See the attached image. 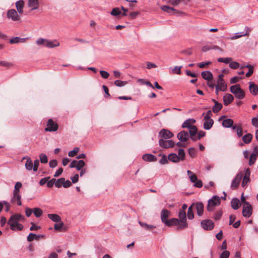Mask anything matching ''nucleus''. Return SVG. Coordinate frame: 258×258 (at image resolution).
Wrapping results in <instances>:
<instances>
[{
  "instance_id": "48",
  "label": "nucleus",
  "mask_w": 258,
  "mask_h": 258,
  "mask_svg": "<svg viewBox=\"0 0 258 258\" xmlns=\"http://www.w3.org/2000/svg\"><path fill=\"white\" fill-rule=\"evenodd\" d=\"M64 181V178L61 177L58 179H55V186L57 188H60L63 186V182Z\"/></svg>"
},
{
  "instance_id": "41",
  "label": "nucleus",
  "mask_w": 258,
  "mask_h": 258,
  "mask_svg": "<svg viewBox=\"0 0 258 258\" xmlns=\"http://www.w3.org/2000/svg\"><path fill=\"white\" fill-rule=\"evenodd\" d=\"M252 136L251 134H247L242 137V141L245 144L249 143L252 140Z\"/></svg>"
},
{
  "instance_id": "11",
  "label": "nucleus",
  "mask_w": 258,
  "mask_h": 258,
  "mask_svg": "<svg viewBox=\"0 0 258 258\" xmlns=\"http://www.w3.org/2000/svg\"><path fill=\"white\" fill-rule=\"evenodd\" d=\"M159 137L161 139L164 140H168L171 138L173 136V134L169 130L166 129H162L159 132Z\"/></svg>"
},
{
  "instance_id": "19",
  "label": "nucleus",
  "mask_w": 258,
  "mask_h": 258,
  "mask_svg": "<svg viewBox=\"0 0 258 258\" xmlns=\"http://www.w3.org/2000/svg\"><path fill=\"white\" fill-rule=\"evenodd\" d=\"M189 137L188 132L183 131L179 132L177 135V138L179 140L182 142H186Z\"/></svg>"
},
{
  "instance_id": "47",
  "label": "nucleus",
  "mask_w": 258,
  "mask_h": 258,
  "mask_svg": "<svg viewBox=\"0 0 258 258\" xmlns=\"http://www.w3.org/2000/svg\"><path fill=\"white\" fill-rule=\"evenodd\" d=\"M22 184L20 182H17L14 186V189L13 193H20V189L21 188Z\"/></svg>"
},
{
  "instance_id": "42",
  "label": "nucleus",
  "mask_w": 258,
  "mask_h": 258,
  "mask_svg": "<svg viewBox=\"0 0 258 258\" xmlns=\"http://www.w3.org/2000/svg\"><path fill=\"white\" fill-rule=\"evenodd\" d=\"M33 213H34L35 216H36L37 218H39L42 215L43 211L40 208H34L33 209Z\"/></svg>"
},
{
  "instance_id": "63",
  "label": "nucleus",
  "mask_w": 258,
  "mask_h": 258,
  "mask_svg": "<svg viewBox=\"0 0 258 258\" xmlns=\"http://www.w3.org/2000/svg\"><path fill=\"white\" fill-rule=\"evenodd\" d=\"M188 154L191 157H194L196 155V149L195 148H190L188 149Z\"/></svg>"
},
{
  "instance_id": "36",
  "label": "nucleus",
  "mask_w": 258,
  "mask_h": 258,
  "mask_svg": "<svg viewBox=\"0 0 258 258\" xmlns=\"http://www.w3.org/2000/svg\"><path fill=\"white\" fill-rule=\"evenodd\" d=\"M8 224L10 225V229L12 230L15 231L16 230V226L19 223L18 221L14 220V219H13L12 221H10V218L8 222Z\"/></svg>"
},
{
  "instance_id": "26",
  "label": "nucleus",
  "mask_w": 258,
  "mask_h": 258,
  "mask_svg": "<svg viewBox=\"0 0 258 258\" xmlns=\"http://www.w3.org/2000/svg\"><path fill=\"white\" fill-rule=\"evenodd\" d=\"M46 43H45V46L48 48H52L55 47L59 46V43L57 40L50 41L46 39Z\"/></svg>"
},
{
  "instance_id": "40",
  "label": "nucleus",
  "mask_w": 258,
  "mask_h": 258,
  "mask_svg": "<svg viewBox=\"0 0 258 258\" xmlns=\"http://www.w3.org/2000/svg\"><path fill=\"white\" fill-rule=\"evenodd\" d=\"M13 219L19 222L22 220H23L24 219V217L20 214H15L10 217V221H12Z\"/></svg>"
},
{
  "instance_id": "7",
  "label": "nucleus",
  "mask_w": 258,
  "mask_h": 258,
  "mask_svg": "<svg viewBox=\"0 0 258 258\" xmlns=\"http://www.w3.org/2000/svg\"><path fill=\"white\" fill-rule=\"evenodd\" d=\"M121 9L123 11L122 12L119 8H113L110 13V14L115 17L118 16H125L126 15V12L128 11L127 9H125L124 7H121Z\"/></svg>"
},
{
  "instance_id": "20",
  "label": "nucleus",
  "mask_w": 258,
  "mask_h": 258,
  "mask_svg": "<svg viewBox=\"0 0 258 258\" xmlns=\"http://www.w3.org/2000/svg\"><path fill=\"white\" fill-rule=\"evenodd\" d=\"M233 100L234 97L230 94L227 93L223 96V102L225 106H228L229 104L231 103Z\"/></svg>"
},
{
  "instance_id": "1",
  "label": "nucleus",
  "mask_w": 258,
  "mask_h": 258,
  "mask_svg": "<svg viewBox=\"0 0 258 258\" xmlns=\"http://www.w3.org/2000/svg\"><path fill=\"white\" fill-rule=\"evenodd\" d=\"M230 91L238 99H242L245 97L244 91L241 88L239 84L231 86L230 87Z\"/></svg>"
},
{
  "instance_id": "52",
  "label": "nucleus",
  "mask_w": 258,
  "mask_h": 258,
  "mask_svg": "<svg viewBox=\"0 0 258 258\" xmlns=\"http://www.w3.org/2000/svg\"><path fill=\"white\" fill-rule=\"evenodd\" d=\"M114 84L117 87H123L124 85L127 84V81H122L121 80H117L114 82Z\"/></svg>"
},
{
  "instance_id": "13",
  "label": "nucleus",
  "mask_w": 258,
  "mask_h": 258,
  "mask_svg": "<svg viewBox=\"0 0 258 258\" xmlns=\"http://www.w3.org/2000/svg\"><path fill=\"white\" fill-rule=\"evenodd\" d=\"M252 206L249 203L248 205H244L243 206L242 214L244 217H249L252 214Z\"/></svg>"
},
{
  "instance_id": "18",
  "label": "nucleus",
  "mask_w": 258,
  "mask_h": 258,
  "mask_svg": "<svg viewBox=\"0 0 258 258\" xmlns=\"http://www.w3.org/2000/svg\"><path fill=\"white\" fill-rule=\"evenodd\" d=\"M217 83V85L215 86V89L217 91L225 92L227 90V85L224 81Z\"/></svg>"
},
{
  "instance_id": "34",
  "label": "nucleus",
  "mask_w": 258,
  "mask_h": 258,
  "mask_svg": "<svg viewBox=\"0 0 258 258\" xmlns=\"http://www.w3.org/2000/svg\"><path fill=\"white\" fill-rule=\"evenodd\" d=\"M48 217L52 221L55 222H59L61 221L60 217L55 214H49L47 215Z\"/></svg>"
},
{
  "instance_id": "30",
  "label": "nucleus",
  "mask_w": 258,
  "mask_h": 258,
  "mask_svg": "<svg viewBox=\"0 0 258 258\" xmlns=\"http://www.w3.org/2000/svg\"><path fill=\"white\" fill-rule=\"evenodd\" d=\"M231 205L234 210H237L240 206V202L237 198H233L231 202Z\"/></svg>"
},
{
  "instance_id": "29",
  "label": "nucleus",
  "mask_w": 258,
  "mask_h": 258,
  "mask_svg": "<svg viewBox=\"0 0 258 258\" xmlns=\"http://www.w3.org/2000/svg\"><path fill=\"white\" fill-rule=\"evenodd\" d=\"M143 159L145 161L152 162L157 161V158L152 154H144L142 157Z\"/></svg>"
},
{
  "instance_id": "39",
  "label": "nucleus",
  "mask_w": 258,
  "mask_h": 258,
  "mask_svg": "<svg viewBox=\"0 0 258 258\" xmlns=\"http://www.w3.org/2000/svg\"><path fill=\"white\" fill-rule=\"evenodd\" d=\"M25 166L26 169L28 171H30L33 169V162L30 158H28L27 159Z\"/></svg>"
},
{
  "instance_id": "38",
  "label": "nucleus",
  "mask_w": 258,
  "mask_h": 258,
  "mask_svg": "<svg viewBox=\"0 0 258 258\" xmlns=\"http://www.w3.org/2000/svg\"><path fill=\"white\" fill-rule=\"evenodd\" d=\"M139 224L142 227L147 230H152L156 228L155 226L152 225H149L141 221L139 222Z\"/></svg>"
},
{
  "instance_id": "8",
  "label": "nucleus",
  "mask_w": 258,
  "mask_h": 258,
  "mask_svg": "<svg viewBox=\"0 0 258 258\" xmlns=\"http://www.w3.org/2000/svg\"><path fill=\"white\" fill-rule=\"evenodd\" d=\"M202 227L206 230H211L214 228V224L213 222L210 219L204 220L201 222Z\"/></svg>"
},
{
  "instance_id": "62",
  "label": "nucleus",
  "mask_w": 258,
  "mask_h": 258,
  "mask_svg": "<svg viewBox=\"0 0 258 258\" xmlns=\"http://www.w3.org/2000/svg\"><path fill=\"white\" fill-rule=\"evenodd\" d=\"M230 255V252L229 251L224 250L221 253L219 258H228Z\"/></svg>"
},
{
  "instance_id": "23",
  "label": "nucleus",
  "mask_w": 258,
  "mask_h": 258,
  "mask_svg": "<svg viewBox=\"0 0 258 258\" xmlns=\"http://www.w3.org/2000/svg\"><path fill=\"white\" fill-rule=\"evenodd\" d=\"M16 7L18 13L22 14L23 13V8L24 7V2L23 0H19L16 3Z\"/></svg>"
},
{
  "instance_id": "57",
  "label": "nucleus",
  "mask_w": 258,
  "mask_h": 258,
  "mask_svg": "<svg viewBox=\"0 0 258 258\" xmlns=\"http://www.w3.org/2000/svg\"><path fill=\"white\" fill-rule=\"evenodd\" d=\"M79 148L78 147H75L74 148V149L72 151H71L69 152V156L70 157H74L75 156L77 153L79 151Z\"/></svg>"
},
{
  "instance_id": "6",
  "label": "nucleus",
  "mask_w": 258,
  "mask_h": 258,
  "mask_svg": "<svg viewBox=\"0 0 258 258\" xmlns=\"http://www.w3.org/2000/svg\"><path fill=\"white\" fill-rule=\"evenodd\" d=\"M159 144L160 147L166 149L173 147L175 145V143L172 140L163 139L159 140Z\"/></svg>"
},
{
  "instance_id": "4",
  "label": "nucleus",
  "mask_w": 258,
  "mask_h": 258,
  "mask_svg": "<svg viewBox=\"0 0 258 258\" xmlns=\"http://www.w3.org/2000/svg\"><path fill=\"white\" fill-rule=\"evenodd\" d=\"M187 173L190 178L191 182L194 183V186L200 188L203 186L202 181L201 180H198L197 177L195 174L190 170L187 171Z\"/></svg>"
},
{
  "instance_id": "10",
  "label": "nucleus",
  "mask_w": 258,
  "mask_h": 258,
  "mask_svg": "<svg viewBox=\"0 0 258 258\" xmlns=\"http://www.w3.org/2000/svg\"><path fill=\"white\" fill-rule=\"evenodd\" d=\"M85 163L82 160H73L70 165V168H75L77 170H80L85 166Z\"/></svg>"
},
{
  "instance_id": "9",
  "label": "nucleus",
  "mask_w": 258,
  "mask_h": 258,
  "mask_svg": "<svg viewBox=\"0 0 258 258\" xmlns=\"http://www.w3.org/2000/svg\"><path fill=\"white\" fill-rule=\"evenodd\" d=\"M15 9L9 10L7 12V17L9 19H11L14 21H17L20 19V16L18 14Z\"/></svg>"
},
{
  "instance_id": "2",
  "label": "nucleus",
  "mask_w": 258,
  "mask_h": 258,
  "mask_svg": "<svg viewBox=\"0 0 258 258\" xmlns=\"http://www.w3.org/2000/svg\"><path fill=\"white\" fill-rule=\"evenodd\" d=\"M220 198L218 196H214L211 199L208 201L207 210L209 212L213 211L215 207L220 205Z\"/></svg>"
},
{
  "instance_id": "53",
  "label": "nucleus",
  "mask_w": 258,
  "mask_h": 258,
  "mask_svg": "<svg viewBox=\"0 0 258 258\" xmlns=\"http://www.w3.org/2000/svg\"><path fill=\"white\" fill-rule=\"evenodd\" d=\"M218 61L220 62H224L225 63H228L232 60V58L231 57H225V58H222L220 57L218 59Z\"/></svg>"
},
{
  "instance_id": "51",
  "label": "nucleus",
  "mask_w": 258,
  "mask_h": 258,
  "mask_svg": "<svg viewBox=\"0 0 258 258\" xmlns=\"http://www.w3.org/2000/svg\"><path fill=\"white\" fill-rule=\"evenodd\" d=\"M245 67L248 68V71L246 74L245 76L246 77H249L252 75V74L253 73V67L251 65L247 64V65L245 66Z\"/></svg>"
},
{
  "instance_id": "54",
  "label": "nucleus",
  "mask_w": 258,
  "mask_h": 258,
  "mask_svg": "<svg viewBox=\"0 0 258 258\" xmlns=\"http://www.w3.org/2000/svg\"><path fill=\"white\" fill-rule=\"evenodd\" d=\"M139 81L141 83V84L142 85H146L148 86H149L150 87L154 89V87L153 86V85L150 82L148 81H146L144 79H139Z\"/></svg>"
},
{
  "instance_id": "31",
  "label": "nucleus",
  "mask_w": 258,
  "mask_h": 258,
  "mask_svg": "<svg viewBox=\"0 0 258 258\" xmlns=\"http://www.w3.org/2000/svg\"><path fill=\"white\" fill-rule=\"evenodd\" d=\"M204 128L206 130H210L213 126L214 121L213 119H204Z\"/></svg>"
},
{
  "instance_id": "59",
  "label": "nucleus",
  "mask_w": 258,
  "mask_h": 258,
  "mask_svg": "<svg viewBox=\"0 0 258 258\" xmlns=\"http://www.w3.org/2000/svg\"><path fill=\"white\" fill-rule=\"evenodd\" d=\"M46 39L40 38L37 39V40L36 41V43L37 45H43L45 46V43H46Z\"/></svg>"
},
{
  "instance_id": "50",
  "label": "nucleus",
  "mask_w": 258,
  "mask_h": 258,
  "mask_svg": "<svg viewBox=\"0 0 258 258\" xmlns=\"http://www.w3.org/2000/svg\"><path fill=\"white\" fill-rule=\"evenodd\" d=\"M40 161L41 163H47L48 162V159L47 156L43 153H41L39 155Z\"/></svg>"
},
{
  "instance_id": "28",
  "label": "nucleus",
  "mask_w": 258,
  "mask_h": 258,
  "mask_svg": "<svg viewBox=\"0 0 258 258\" xmlns=\"http://www.w3.org/2000/svg\"><path fill=\"white\" fill-rule=\"evenodd\" d=\"M27 39V38H20L19 37H15L11 38L9 42L11 44H16L19 43H24Z\"/></svg>"
},
{
  "instance_id": "58",
  "label": "nucleus",
  "mask_w": 258,
  "mask_h": 258,
  "mask_svg": "<svg viewBox=\"0 0 258 258\" xmlns=\"http://www.w3.org/2000/svg\"><path fill=\"white\" fill-rule=\"evenodd\" d=\"M183 0H167V3L174 6H178Z\"/></svg>"
},
{
  "instance_id": "64",
  "label": "nucleus",
  "mask_w": 258,
  "mask_h": 258,
  "mask_svg": "<svg viewBox=\"0 0 258 258\" xmlns=\"http://www.w3.org/2000/svg\"><path fill=\"white\" fill-rule=\"evenodd\" d=\"M57 165V161L55 159L51 160L49 161V165L50 168H54Z\"/></svg>"
},
{
  "instance_id": "17",
  "label": "nucleus",
  "mask_w": 258,
  "mask_h": 258,
  "mask_svg": "<svg viewBox=\"0 0 258 258\" xmlns=\"http://www.w3.org/2000/svg\"><path fill=\"white\" fill-rule=\"evenodd\" d=\"M249 34V29L247 27H245L244 29V31L241 32L236 33L234 36H232L231 39L232 40L236 39L241 37L247 36Z\"/></svg>"
},
{
  "instance_id": "37",
  "label": "nucleus",
  "mask_w": 258,
  "mask_h": 258,
  "mask_svg": "<svg viewBox=\"0 0 258 258\" xmlns=\"http://www.w3.org/2000/svg\"><path fill=\"white\" fill-rule=\"evenodd\" d=\"M168 159L169 161L175 163L180 161L178 156L175 153L170 154L168 156Z\"/></svg>"
},
{
  "instance_id": "5",
  "label": "nucleus",
  "mask_w": 258,
  "mask_h": 258,
  "mask_svg": "<svg viewBox=\"0 0 258 258\" xmlns=\"http://www.w3.org/2000/svg\"><path fill=\"white\" fill-rule=\"evenodd\" d=\"M58 127V124L55 123L52 119H49L47 122V127L45 128L46 132H55Z\"/></svg>"
},
{
  "instance_id": "3",
  "label": "nucleus",
  "mask_w": 258,
  "mask_h": 258,
  "mask_svg": "<svg viewBox=\"0 0 258 258\" xmlns=\"http://www.w3.org/2000/svg\"><path fill=\"white\" fill-rule=\"evenodd\" d=\"M178 217L180 219L179 221L181 223L180 225L177 226V229L181 230L187 227V223H186V213L184 210H179L178 213Z\"/></svg>"
},
{
  "instance_id": "60",
  "label": "nucleus",
  "mask_w": 258,
  "mask_h": 258,
  "mask_svg": "<svg viewBox=\"0 0 258 258\" xmlns=\"http://www.w3.org/2000/svg\"><path fill=\"white\" fill-rule=\"evenodd\" d=\"M229 67L233 69H236L239 67V64L236 61H230Z\"/></svg>"
},
{
  "instance_id": "45",
  "label": "nucleus",
  "mask_w": 258,
  "mask_h": 258,
  "mask_svg": "<svg viewBox=\"0 0 258 258\" xmlns=\"http://www.w3.org/2000/svg\"><path fill=\"white\" fill-rule=\"evenodd\" d=\"M257 156L255 153H252L250 155L249 160V165L250 166H251L255 163Z\"/></svg>"
},
{
  "instance_id": "35",
  "label": "nucleus",
  "mask_w": 258,
  "mask_h": 258,
  "mask_svg": "<svg viewBox=\"0 0 258 258\" xmlns=\"http://www.w3.org/2000/svg\"><path fill=\"white\" fill-rule=\"evenodd\" d=\"M233 124V121L232 119L227 118L222 121V125L226 128L231 127Z\"/></svg>"
},
{
  "instance_id": "16",
  "label": "nucleus",
  "mask_w": 258,
  "mask_h": 258,
  "mask_svg": "<svg viewBox=\"0 0 258 258\" xmlns=\"http://www.w3.org/2000/svg\"><path fill=\"white\" fill-rule=\"evenodd\" d=\"M249 90L252 95L254 96L258 95V85L253 82L249 83Z\"/></svg>"
},
{
  "instance_id": "55",
  "label": "nucleus",
  "mask_w": 258,
  "mask_h": 258,
  "mask_svg": "<svg viewBox=\"0 0 258 258\" xmlns=\"http://www.w3.org/2000/svg\"><path fill=\"white\" fill-rule=\"evenodd\" d=\"M189 129V133L190 136L196 135L197 134L198 128L195 125L191 126Z\"/></svg>"
},
{
  "instance_id": "33",
  "label": "nucleus",
  "mask_w": 258,
  "mask_h": 258,
  "mask_svg": "<svg viewBox=\"0 0 258 258\" xmlns=\"http://www.w3.org/2000/svg\"><path fill=\"white\" fill-rule=\"evenodd\" d=\"M54 229L55 230L58 231H65L66 230V228L64 225V223L61 221L59 222V224H55L54 225Z\"/></svg>"
},
{
  "instance_id": "49",
  "label": "nucleus",
  "mask_w": 258,
  "mask_h": 258,
  "mask_svg": "<svg viewBox=\"0 0 258 258\" xmlns=\"http://www.w3.org/2000/svg\"><path fill=\"white\" fill-rule=\"evenodd\" d=\"M161 8L162 11L167 13H171L172 11H175L173 8L165 5L162 6Z\"/></svg>"
},
{
  "instance_id": "12",
  "label": "nucleus",
  "mask_w": 258,
  "mask_h": 258,
  "mask_svg": "<svg viewBox=\"0 0 258 258\" xmlns=\"http://www.w3.org/2000/svg\"><path fill=\"white\" fill-rule=\"evenodd\" d=\"M242 176L243 175L241 172H240L236 175L231 183V187L232 189H235L237 188Z\"/></svg>"
},
{
  "instance_id": "22",
  "label": "nucleus",
  "mask_w": 258,
  "mask_h": 258,
  "mask_svg": "<svg viewBox=\"0 0 258 258\" xmlns=\"http://www.w3.org/2000/svg\"><path fill=\"white\" fill-rule=\"evenodd\" d=\"M179 220L177 218H172L170 219H169L167 221H166V223L165 225L168 227H171L174 225L176 226H179V225H180Z\"/></svg>"
},
{
  "instance_id": "44",
  "label": "nucleus",
  "mask_w": 258,
  "mask_h": 258,
  "mask_svg": "<svg viewBox=\"0 0 258 258\" xmlns=\"http://www.w3.org/2000/svg\"><path fill=\"white\" fill-rule=\"evenodd\" d=\"M178 158H179L180 161H183L185 159V154L183 149H179L178 150Z\"/></svg>"
},
{
  "instance_id": "43",
  "label": "nucleus",
  "mask_w": 258,
  "mask_h": 258,
  "mask_svg": "<svg viewBox=\"0 0 258 258\" xmlns=\"http://www.w3.org/2000/svg\"><path fill=\"white\" fill-rule=\"evenodd\" d=\"M222 107L223 106L221 103L219 102H216V104H214L212 108V111L214 113H217L222 108Z\"/></svg>"
},
{
  "instance_id": "32",
  "label": "nucleus",
  "mask_w": 258,
  "mask_h": 258,
  "mask_svg": "<svg viewBox=\"0 0 258 258\" xmlns=\"http://www.w3.org/2000/svg\"><path fill=\"white\" fill-rule=\"evenodd\" d=\"M38 5V0H28V6L29 7H32L31 10L37 9Z\"/></svg>"
},
{
  "instance_id": "25",
  "label": "nucleus",
  "mask_w": 258,
  "mask_h": 258,
  "mask_svg": "<svg viewBox=\"0 0 258 258\" xmlns=\"http://www.w3.org/2000/svg\"><path fill=\"white\" fill-rule=\"evenodd\" d=\"M44 236V235L39 234L37 235L36 234L30 233L27 237V240L29 242L32 241L34 239L38 240L40 237H43Z\"/></svg>"
},
{
  "instance_id": "46",
  "label": "nucleus",
  "mask_w": 258,
  "mask_h": 258,
  "mask_svg": "<svg viewBox=\"0 0 258 258\" xmlns=\"http://www.w3.org/2000/svg\"><path fill=\"white\" fill-rule=\"evenodd\" d=\"M194 204H193L191 206H190L188 209L187 211V217L189 219L191 220L194 218V214L192 211V206Z\"/></svg>"
},
{
  "instance_id": "61",
  "label": "nucleus",
  "mask_w": 258,
  "mask_h": 258,
  "mask_svg": "<svg viewBox=\"0 0 258 258\" xmlns=\"http://www.w3.org/2000/svg\"><path fill=\"white\" fill-rule=\"evenodd\" d=\"M251 123L255 127H258V115L251 119Z\"/></svg>"
},
{
  "instance_id": "14",
  "label": "nucleus",
  "mask_w": 258,
  "mask_h": 258,
  "mask_svg": "<svg viewBox=\"0 0 258 258\" xmlns=\"http://www.w3.org/2000/svg\"><path fill=\"white\" fill-rule=\"evenodd\" d=\"M21 200V196L20 193H13V197L11 199V202L12 203L14 204L16 202H17V205L20 206L22 205V202Z\"/></svg>"
},
{
  "instance_id": "21",
  "label": "nucleus",
  "mask_w": 258,
  "mask_h": 258,
  "mask_svg": "<svg viewBox=\"0 0 258 258\" xmlns=\"http://www.w3.org/2000/svg\"><path fill=\"white\" fill-rule=\"evenodd\" d=\"M195 206L197 210V215L199 217L202 216L203 214L204 208L203 204L201 202H197L195 204Z\"/></svg>"
},
{
  "instance_id": "24",
  "label": "nucleus",
  "mask_w": 258,
  "mask_h": 258,
  "mask_svg": "<svg viewBox=\"0 0 258 258\" xmlns=\"http://www.w3.org/2000/svg\"><path fill=\"white\" fill-rule=\"evenodd\" d=\"M196 122V120L193 118H189L184 121L182 124V128H189Z\"/></svg>"
},
{
  "instance_id": "56",
  "label": "nucleus",
  "mask_w": 258,
  "mask_h": 258,
  "mask_svg": "<svg viewBox=\"0 0 258 258\" xmlns=\"http://www.w3.org/2000/svg\"><path fill=\"white\" fill-rule=\"evenodd\" d=\"M222 214H223V212H222V210H219V211H217L214 214V215L213 216V218L215 220H219L221 218V216L222 215Z\"/></svg>"
},
{
  "instance_id": "15",
  "label": "nucleus",
  "mask_w": 258,
  "mask_h": 258,
  "mask_svg": "<svg viewBox=\"0 0 258 258\" xmlns=\"http://www.w3.org/2000/svg\"><path fill=\"white\" fill-rule=\"evenodd\" d=\"M170 212L166 209H163L161 212V219L162 222L165 224L166 221L168 220V218L169 217Z\"/></svg>"
},
{
  "instance_id": "27",
  "label": "nucleus",
  "mask_w": 258,
  "mask_h": 258,
  "mask_svg": "<svg viewBox=\"0 0 258 258\" xmlns=\"http://www.w3.org/2000/svg\"><path fill=\"white\" fill-rule=\"evenodd\" d=\"M201 76L204 79L208 81L212 80L213 77L212 73L210 71H204L202 72Z\"/></svg>"
}]
</instances>
